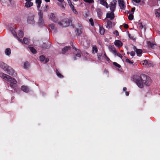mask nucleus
I'll use <instances>...</instances> for the list:
<instances>
[{"label": "nucleus", "mask_w": 160, "mask_h": 160, "mask_svg": "<svg viewBox=\"0 0 160 160\" xmlns=\"http://www.w3.org/2000/svg\"><path fill=\"white\" fill-rule=\"evenodd\" d=\"M69 6L71 9L73 8V7H74V6L72 4H71L70 5H69Z\"/></svg>", "instance_id": "nucleus-57"}, {"label": "nucleus", "mask_w": 160, "mask_h": 160, "mask_svg": "<svg viewBox=\"0 0 160 160\" xmlns=\"http://www.w3.org/2000/svg\"><path fill=\"white\" fill-rule=\"evenodd\" d=\"M39 18H43V13L41 10H39L38 12Z\"/></svg>", "instance_id": "nucleus-41"}, {"label": "nucleus", "mask_w": 160, "mask_h": 160, "mask_svg": "<svg viewBox=\"0 0 160 160\" xmlns=\"http://www.w3.org/2000/svg\"><path fill=\"white\" fill-rule=\"evenodd\" d=\"M133 1L136 3H139L140 2V0H133Z\"/></svg>", "instance_id": "nucleus-53"}, {"label": "nucleus", "mask_w": 160, "mask_h": 160, "mask_svg": "<svg viewBox=\"0 0 160 160\" xmlns=\"http://www.w3.org/2000/svg\"><path fill=\"white\" fill-rule=\"evenodd\" d=\"M141 64L142 65H149L150 63H148V61L147 60H145L141 62Z\"/></svg>", "instance_id": "nucleus-30"}, {"label": "nucleus", "mask_w": 160, "mask_h": 160, "mask_svg": "<svg viewBox=\"0 0 160 160\" xmlns=\"http://www.w3.org/2000/svg\"><path fill=\"white\" fill-rule=\"evenodd\" d=\"M67 1L68 2L69 4V5H70L71 4H72V2H71V0H67Z\"/></svg>", "instance_id": "nucleus-58"}, {"label": "nucleus", "mask_w": 160, "mask_h": 160, "mask_svg": "<svg viewBox=\"0 0 160 160\" xmlns=\"http://www.w3.org/2000/svg\"><path fill=\"white\" fill-rule=\"evenodd\" d=\"M133 81L140 88H142L144 85L149 86L152 82L151 78L147 75L142 74L140 76L135 75L133 76Z\"/></svg>", "instance_id": "nucleus-1"}, {"label": "nucleus", "mask_w": 160, "mask_h": 160, "mask_svg": "<svg viewBox=\"0 0 160 160\" xmlns=\"http://www.w3.org/2000/svg\"><path fill=\"white\" fill-rule=\"evenodd\" d=\"M115 55H117L120 58H121L122 59V56L121 55V54H120L119 52H118L117 51L114 54Z\"/></svg>", "instance_id": "nucleus-36"}, {"label": "nucleus", "mask_w": 160, "mask_h": 160, "mask_svg": "<svg viewBox=\"0 0 160 160\" xmlns=\"http://www.w3.org/2000/svg\"><path fill=\"white\" fill-rule=\"evenodd\" d=\"M133 18V15L132 14H129L128 16V19L129 20H132Z\"/></svg>", "instance_id": "nucleus-38"}, {"label": "nucleus", "mask_w": 160, "mask_h": 160, "mask_svg": "<svg viewBox=\"0 0 160 160\" xmlns=\"http://www.w3.org/2000/svg\"><path fill=\"white\" fill-rule=\"evenodd\" d=\"M104 73H107V72H108V71L107 69H105L104 70Z\"/></svg>", "instance_id": "nucleus-63"}, {"label": "nucleus", "mask_w": 160, "mask_h": 160, "mask_svg": "<svg viewBox=\"0 0 160 160\" xmlns=\"http://www.w3.org/2000/svg\"><path fill=\"white\" fill-rule=\"evenodd\" d=\"M21 89L23 92L26 93L29 92V91L28 87L27 86L24 85L22 86L21 87Z\"/></svg>", "instance_id": "nucleus-15"}, {"label": "nucleus", "mask_w": 160, "mask_h": 160, "mask_svg": "<svg viewBox=\"0 0 160 160\" xmlns=\"http://www.w3.org/2000/svg\"><path fill=\"white\" fill-rule=\"evenodd\" d=\"M56 74L58 76V77L60 78H62L63 77V76L59 72V71L58 70H56Z\"/></svg>", "instance_id": "nucleus-32"}, {"label": "nucleus", "mask_w": 160, "mask_h": 160, "mask_svg": "<svg viewBox=\"0 0 160 160\" xmlns=\"http://www.w3.org/2000/svg\"><path fill=\"white\" fill-rule=\"evenodd\" d=\"M117 1L116 0H113L110 2V9L111 11L114 12L115 10L116 5L117 4Z\"/></svg>", "instance_id": "nucleus-6"}, {"label": "nucleus", "mask_w": 160, "mask_h": 160, "mask_svg": "<svg viewBox=\"0 0 160 160\" xmlns=\"http://www.w3.org/2000/svg\"><path fill=\"white\" fill-rule=\"evenodd\" d=\"M92 53H97L98 52V49L96 46H94L92 47Z\"/></svg>", "instance_id": "nucleus-29"}, {"label": "nucleus", "mask_w": 160, "mask_h": 160, "mask_svg": "<svg viewBox=\"0 0 160 160\" xmlns=\"http://www.w3.org/2000/svg\"><path fill=\"white\" fill-rule=\"evenodd\" d=\"M73 12L76 14H78V12L77 11V10H76V9H75V10H74V11H73Z\"/></svg>", "instance_id": "nucleus-56"}, {"label": "nucleus", "mask_w": 160, "mask_h": 160, "mask_svg": "<svg viewBox=\"0 0 160 160\" xmlns=\"http://www.w3.org/2000/svg\"><path fill=\"white\" fill-rule=\"evenodd\" d=\"M112 22L111 21L108 20L107 22V26L106 27L107 28H111L112 27Z\"/></svg>", "instance_id": "nucleus-28"}, {"label": "nucleus", "mask_w": 160, "mask_h": 160, "mask_svg": "<svg viewBox=\"0 0 160 160\" xmlns=\"http://www.w3.org/2000/svg\"><path fill=\"white\" fill-rule=\"evenodd\" d=\"M25 43V44H28V39L26 38H24L23 39V40L22 41V42Z\"/></svg>", "instance_id": "nucleus-35"}, {"label": "nucleus", "mask_w": 160, "mask_h": 160, "mask_svg": "<svg viewBox=\"0 0 160 160\" xmlns=\"http://www.w3.org/2000/svg\"><path fill=\"white\" fill-rule=\"evenodd\" d=\"M119 6L121 9H123L125 7L123 0H118Z\"/></svg>", "instance_id": "nucleus-12"}, {"label": "nucleus", "mask_w": 160, "mask_h": 160, "mask_svg": "<svg viewBox=\"0 0 160 160\" xmlns=\"http://www.w3.org/2000/svg\"><path fill=\"white\" fill-rule=\"evenodd\" d=\"M8 81L10 82V86L11 87L14 88L16 87L17 81L14 78L11 77V78H9Z\"/></svg>", "instance_id": "nucleus-4"}, {"label": "nucleus", "mask_w": 160, "mask_h": 160, "mask_svg": "<svg viewBox=\"0 0 160 160\" xmlns=\"http://www.w3.org/2000/svg\"><path fill=\"white\" fill-rule=\"evenodd\" d=\"M123 27L125 29H127L128 28V24H125L123 25Z\"/></svg>", "instance_id": "nucleus-52"}, {"label": "nucleus", "mask_w": 160, "mask_h": 160, "mask_svg": "<svg viewBox=\"0 0 160 160\" xmlns=\"http://www.w3.org/2000/svg\"><path fill=\"white\" fill-rule=\"evenodd\" d=\"M130 54L131 56L133 57L135 56V53L134 52L132 51L130 52Z\"/></svg>", "instance_id": "nucleus-48"}, {"label": "nucleus", "mask_w": 160, "mask_h": 160, "mask_svg": "<svg viewBox=\"0 0 160 160\" xmlns=\"http://www.w3.org/2000/svg\"><path fill=\"white\" fill-rule=\"evenodd\" d=\"M126 62H128L129 63H130L131 64H133V62H132L128 58H127L126 59Z\"/></svg>", "instance_id": "nucleus-45"}, {"label": "nucleus", "mask_w": 160, "mask_h": 160, "mask_svg": "<svg viewBox=\"0 0 160 160\" xmlns=\"http://www.w3.org/2000/svg\"><path fill=\"white\" fill-rule=\"evenodd\" d=\"M135 52L138 56L140 57L142 52V49H137L135 50Z\"/></svg>", "instance_id": "nucleus-18"}, {"label": "nucleus", "mask_w": 160, "mask_h": 160, "mask_svg": "<svg viewBox=\"0 0 160 160\" xmlns=\"http://www.w3.org/2000/svg\"><path fill=\"white\" fill-rule=\"evenodd\" d=\"M105 30L103 27L99 26V32L101 34L103 35L104 33Z\"/></svg>", "instance_id": "nucleus-25"}, {"label": "nucleus", "mask_w": 160, "mask_h": 160, "mask_svg": "<svg viewBox=\"0 0 160 160\" xmlns=\"http://www.w3.org/2000/svg\"><path fill=\"white\" fill-rule=\"evenodd\" d=\"M102 56V54H98V59L99 60H101V57Z\"/></svg>", "instance_id": "nucleus-50"}, {"label": "nucleus", "mask_w": 160, "mask_h": 160, "mask_svg": "<svg viewBox=\"0 0 160 160\" xmlns=\"http://www.w3.org/2000/svg\"><path fill=\"white\" fill-rule=\"evenodd\" d=\"M35 2L38 9H39L41 6L42 0H36Z\"/></svg>", "instance_id": "nucleus-21"}, {"label": "nucleus", "mask_w": 160, "mask_h": 160, "mask_svg": "<svg viewBox=\"0 0 160 160\" xmlns=\"http://www.w3.org/2000/svg\"><path fill=\"white\" fill-rule=\"evenodd\" d=\"M109 49L110 51L112 52L113 54H114L117 51L116 50L115 48L114 47V46H109Z\"/></svg>", "instance_id": "nucleus-19"}, {"label": "nucleus", "mask_w": 160, "mask_h": 160, "mask_svg": "<svg viewBox=\"0 0 160 160\" xmlns=\"http://www.w3.org/2000/svg\"><path fill=\"white\" fill-rule=\"evenodd\" d=\"M33 5V2L29 1V2H26L25 3V6L26 8H29Z\"/></svg>", "instance_id": "nucleus-23"}, {"label": "nucleus", "mask_w": 160, "mask_h": 160, "mask_svg": "<svg viewBox=\"0 0 160 160\" xmlns=\"http://www.w3.org/2000/svg\"><path fill=\"white\" fill-rule=\"evenodd\" d=\"M106 58L108 61L109 60H110L109 58L108 57H106Z\"/></svg>", "instance_id": "nucleus-62"}, {"label": "nucleus", "mask_w": 160, "mask_h": 160, "mask_svg": "<svg viewBox=\"0 0 160 160\" xmlns=\"http://www.w3.org/2000/svg\"><path fill=\"white\" fill-rule=\"evenodd\" d=\"M30 51L33 54H35L36 53L37 51L36 50L32 47H30L29 48Z\"/></svg>", "instance_id": "nucleus-33"}, {"label": "nucleus", "mask_w": 160, "mask_h": 160, "mask_svg": "<svg viewBox=\"0 0 160 160\" xmlns=\"http://www.w3.org/2000/svg\"><path fill=\"white\" fill-rule=\"evenodd\" d=\"M38 24L40 27H42L44 25V22L43 18H39Z\"/></svg>", "instance_id": "nucleus-13"}, {"label": "nucleus", "mask_w": 160, "mask_h": 160, "mask_svg": "<svg viewBox=\"0 0 160 160\" xmlns=\"http://www.w3.org/2000/svg\"><path fill=\"white\" fill-rule=\"evenodd\" d=\"M7 73L11 76L15 77L16 76L17 73H16L14 70L11 67L9 66L7 69L6 70Z\"/></svg>", "instance_id": "nucleus-5"}, {"label": "nucleus", "mask_w": 160, "mask_h": 160, "mask_svg": "<svg viewBox=\"0 0 160 160\" xmlns=\"http://www.w3.org/2000/svg\"><path fill=\"white\" fill-rule=\"evenodd\" d=\"M72 46L73 49H75L76 51H77V53L75 54L76 56L79 58L81 56V52L80 51L79 49H77L74 46Z\"/></svg>", "instance_id": "nucleus-17"}, {"label": "nucleus", "mask_w": 160, "mask_h": 160, "mask_svg": "<svg viewBox=\"0 0 160 160\" xmlns=\"http://www.w3.org/2000/svg\"><path fill=\"white\" fill-rule=\"evenodd\" d=\"M139 27L140 28H141V29H142L143 28V26L142 25V23H139Z\"/></svg>", "instance_id": "nucleus-51"}, {"label": "nucleus", "mask_w": 160, "mask_h": 160, "mask_svg": "<svg viewBox=\"0 0 160 160\" xmlns=\"http://www.w3.org/2000/svg\"><path fill=\"white\" fill-rule=\"evenodd\" d=\"M70 48V47L69 46H65L62 49V53L64 54Z\"/></svg>", "instance_id": "nucleus-22"}, {"label": "nucleus", "mask_w": 160, "mask_h": 160, "mask_svg": "<svg viewBox=\"0 0 160 160\" xmlns=\"http://www.w3.org/2000/svg\"><path fill=\"white\" fill-rule=\"evenodd\" d=\"M114 44L118 48L121 47L123 45L122 43L119 40H115Z\"/></svg>", "instance_id": "nucleus-10"}, {"label": "nucleus", "mask_w": 160, "mask_h": 160, "mask_svg": "<svg viewBox=\"0 0 160 160\" xmlns=\"http://www.w3.org/2000/svg\"><path fill=\"white\" fill-rule=\"evenodd\" d=\"M29 66V64L28 62H25L24 63V68L27 69Z\"/></svg>", "instance_id": "nucleus-34"}, {"label": "nucleus", "mask_w": 160, "mask_h": 160, "mask_svg": "<svg viewBox=\"0 0 160 160\" xmlns=\"http://www.w3.org/2000/svg\"><path fill=\"white\" fill-rule=\"evenodd\" d=\"M70 21L67 19H65L62 20L61 22H58V24L62 27H66L69 25Z\"/></svg>", "instance_id": "nucleus-3"}, {"label": "nucleus", "mask_w": 160, "mask_h": 160, "mask_svg": "<svg viewBox=\"0 0 160 160\" xmlns=\"http://www.w3.org/2000/svg\"><path fill=\"white\" fill-rule=\"evenodd\" d=\"M75 31L76 34L78 36H79L82 33V28H80L79 29L76 28Z\"/></svg>", "instance_id": "nucleus-20"}, {"label": "nucleus", "mask_w": 160, "mask_h": 160, "mask_svg": "<svg viewBox=\"0 0 160 160\" xmlns=\"http://www.w3.org/2000/svg\"><path fill=\"white\" fill-rule=\"evenodd\" d=\"M123 91H126L127 90V88L126 87H124L123 89Z\"/></svg>", "instance_id": "nucleus-61"}, {"label": "nucleus", "mask_w": 160, "mask_h": 160, "mask_svg": "<svg viewBox=\"0 0 160 160\" xmlns=\"http://www.w3.org/2000/svg\"><path fill=\"white\" fill-rule=\"evenodd\" d=\"M100 3L105 6L107 8H108L109 7V6L107 2L104 0H100Z\"/></svg>", "instance_id": "nucleus-14"}, {"label": "nucleus", "mask_w": 160, "mask_h": 160, "mask_svg": "<svg viewBox=\"0 0 160 160\" xmlns=\"http://www.w3.org/2000/svg\"><path fill=\"white\" fill-rule=\"evenodd\" d=\"M50 18L54 22H56L57 21V19L56 18L55 15L53 13H51L50 14Z\"/></svg>", "instance_id": "nucleus-16"}, {"label": "nucleus", "mask_w": 160, "mask_h": 160, "mask_svg": "<svg viewBox=\"0 0 160 160\" xmlns=\"http://www.w3.org/2000/svg\"><path fill=\"white\" fill-rule=\"evenodd\" d=\"M128 36L129 38H130L131 39H133V37L131 35V34L129 33V32L128 31Z\"/></svg>", "instance_id": "nucleus-47"}, {"label": "nucleus", "mask_w": 160, "mask_h": 160, "mask_svg": "<svg viewBox=\"0 0 160 160\" xmlns=\"http://www.w3.org/2000/svg\"><path fill=\"white\" fill-rule=\"evenodd\" d=\"M5 0H0V1L1 2H2V3H3L4 2Z\"/></svg>", "instance_id": "nucleus-64"}, {"label": "nucleus", "mask_w": 160, "mask_h": 160, "mask_svg": "<svg viewBox=\"0 0 160 160\" xmlns=\"http://www.w3.org/2000/svg\"><path fill=\"white\" fill-rule=\"evenodd\" d=\"M0 66L2 69L5 71H6L8 67H9L7 64L3 62H0Z\"/></svg>", "instance_id": "nucleus-11"}, {"label": "nucleus", "mask_w": 160, "mask_h": 160, "mask_svg": "<svg viewBox=\"0 0 160 160\" xmlns=\"http://www.w3.org/2000/svg\"><path fill=\"white\" fill-rule=\"evenodd\" d=\"M113 65L119 68H120L121 67V66L120 65L115 62H113Z\"/></svg>", "instance_id": "nucleus-39"}, {"label": "nucleus", "mask_w": 160, "mask_h": 160, "mask_svg": "<svg viewBox=\"0 0 160 160\" xmlns=\"http://www.w3.org/2000/svg\"><path fill=\"white\" fill-rule=\"evenodd\" d=\"M50 47V44H49L48 45H47L46 43H43V44L42 45V48H43L48 49Z\"/></svg>", "instance_id": "nucleus-27"}, {"label": "nucleus", "mask_w": 160, "mask_h": 160, "mask_svg": "<svg viewBox=\"0 0 160 160\" xmlns=\"http://www.w3.org/2000/svg\"><path fill=\"white\" fill-rule=\"evenodd\" d=\"M89 21L91 25L92 26H93L94 25V22L93 19L92 18H90L89 20Z\"/></svg>", "instance_id": "nucleus-44"}, {"label": "nucleus", "mask_w": 160, "mask_h": 160, "mask_svg": "<svg viewBox=\"0 0 160 160\" xmlns=\"http://www.w3.org/2000/svg\"><path fill=\"white\" fill-rule=\"evenodd\" d=\"M34 16L33 15L30 14L28 15L27 18L28 22L30 24H33L35 23L34 20Z\"/></svg>", "instance_id": "nucleus-7"}, {"label": "nucleus", "mask_w": 160, "mask_h": 160, "mask_svg": "<svg viewBox=\"0 0 160 160\" xmlns=\"http://www.w3.org/2000/svg\"><path fill=\"white\" fill-rule=\"evenodd\" d=\"M97 14L98 16L99 17H100L102 15V12L100 9H98L97 10Z\"/></svg>", "instance_id": "nucleus-31"}, {"label": "nucleus", "mask_w": 160, "mask_h": 160, "mask_svg": "<svg viewBox=\"0 0 160 160\" xmlns=\"http://www.w3.org/2000/svg\"><path fill=\"white\" fill-rule=\"evenodd\" d=\"M113 12L111 11L110 13H107L106 14V18H109L111 20L113 19L115 17Z\"/></svg>", "instance_id": "nucleus-9"}, {"label": "nucleus", "mask_w": 160, "mask_h": 160, "mask_svg": "<svg viewBox=\"0 0 160 160\" xmlns=\"http://www.w3.org/2000/svg\"><path fill=\"white\" fill-rule=\"evenodd\" d=\"M114 34L116 35V36H118L119 35V33L118 31L115 30V31Z\"/></svg>", "instance_id": "nucleus-49"}, {"label": "nucleus", "mask_w": 160, "mask_h": 160, "mask_svg": "<svg viewBox=\"0 0 160 160\" xmlns=\"http://www.w3.org/2000/svg\"><path fill=\"white\" fill-rule=\"evenodd\" d=\"M45 63H47L49 61V59L48 58H45Z\"/></svg>", "instance_id": "nucleus-55"}, {"label": "nucleus", "mask_w": 160, "mask_h": 160, "mask_svg": "<svg viewBox=\"0 0 160 160\" xmlns=\"http://www.w3.org/2000/svg\"><path fill=\"white\" fill-rule=\"evenodd\" d=\"M39 59L41 62H43L45 59V57L43 55H41L39 57Z\"/></svg>", "instance_id": "nucleus-37"}, {"label": "nucleus", "mask_w": 160, "mask_h": 160, "mask_svg": "<svg viewBox=\"0 0 160 160\" xmlns=\"http://www.w3.org/2000/svg\"><path fill=\"white\" fill-rule=\"evenodd\" d=\"M0 77L6 80H8L11 78V77L2 72L0 73Z\"/></svg>", "instance_id": "nucleus-8"}, {"label": "nucleus", "mask_w": 160, "mask_h": 160, "mask_svg": "<svg viewBox=\"0 0 160 160\" xmlns=\"http://www.w3.org/2000/svg\"><path fill=\"white\" fill-rule=\"evenodd\" d=\"M147 44L149 48H154V46L156 45L155 44L152 43L150 41H148L147 42Z\"/></svg>", "instance_id": "nucleus-24"}, {"label": "nucleus", "mask_w": 160, "mask_h": 160, "mask_svg": "<svg viewBox=\"0 0 160 160\" xmlns=\"http://www.w3.org/2000/svg\"><path fill=\"white\" fill-rule=\"evenodd\" d=\"M125 94L126 96H128L129 95V93L128 92L126 91L125 92Z\"/></svg>", "instance_id": "nucleus-59"}, {"label": "nucleus", "mask_w": 160, "mask_h": 160, "mask_svg": "<svg viewBox=\"0 0 160 160\" xmlns=\"http://www.w3.org/2000/svg\"><path fill=\"white\" fill-rule=\"evenodd\" d=\"M5 54L8 56H9L11 53V51L10 48H7L5 51Z\"/></svg>", "instance_id": "nucleus-26"}, {"label": "nucleus", "mask_w": 160, "mask_h": 160, "mask_svg": "<svg viewBox=\"0 0 160 160\" xmlns=\"http://www.w3.org/2000/svg\"><path fill=\"white\" fill-rule=\"evenodd\" d=\"M58 5L59 6L60 8H61L62 9H64L65 7L64 6L63 4L62 3V2H60L59 4H58Z\"/></svg>", "instance_id": "nucleus-42"}, {"label": "nucleus", "mask_w": 160, "mask_h": 160, "mask_svg": "<svg viewBox=\"0 0 160 160\" xmlns=\"http://www.w3.org/2000/svg\"><path fill=\"white\" fill-rule=\"evenodd\" d=\"M158 11L156 10V11H155V14L156 17H158L159 18L160 17V13Z\"/></svg>", "instance_id": "nucleus-43"}, {"label": "nucleus", "mask_w": 160, "mask_h": 160, "mask_svg": "<svg viewBox=\"0 0 160 160\" xmlns=\"http://www.w3.org/2000/svg\"><path fill=\"white\" fill-rule=\"evenodd\" d=\"M135 10V7H133L131 9V12L133 13V12H134Z\"/></svg>", "instance_id": "nucleus-54"}, {"label": "nucleus", "mask_w": 160, "mask_h": 160, "mask_svg": "<svg viewBox=\"0 0 160 160\" xmlns=\"http://www.w3.org/2000/svg\"><path fill=\"white\" fill-rule=\"evenodd\" d=\"M133 49L134 50V51L135 52V50H136L137 49L136 47L135 46H134L133 45Z\"/></svg>", "instance_id": "nucleus-60"}, {"label": "nucleus", "mask_w": 160, "mask_h": 160, "mask_svg": "<svg viewBox=\"0 0 160 160\" xmlns=\"http://www.w3.org/2000/svg\"><path fill=\"white\" fill-rule=\"evenodd\" d=\"M84 1L87 3H92V2H94V0H83Z\"/></svg>", "instance_id": "nucleus-40"}, {"label": "nucleus", "mask_w": 160, "mask_h": 160, "mask_svg": "<svg viewBox=\"0 0 160 160\" xmlns=\"http://www.w3.org/2000/svg\"><path fill=\"white\" fill-rule=\"evenodd\" d=\"M12 32L13 35L17 37L18 40L21 42H22V39H20V38H22L23 36V32L21 30H19L18 32V36L17 35L16 32L14 31H12Z\"/></svg>", "instance_id": "nucleus-2"}, {"label": "nucleus", "mask_w": 160, "mask_h": 160, "mask_svg": "<svg viewBox=\"0 0 160 160\" xmlns=\"http://www.w3.org/2000/svg\"><path fill=\"white\" fill-rule=\"evenodd\" d=\"M49 27L52 30H53L54 28V24H52L49 25Z\"/></svg>", "instance_id": "nucleus-46"}]
</instances>
